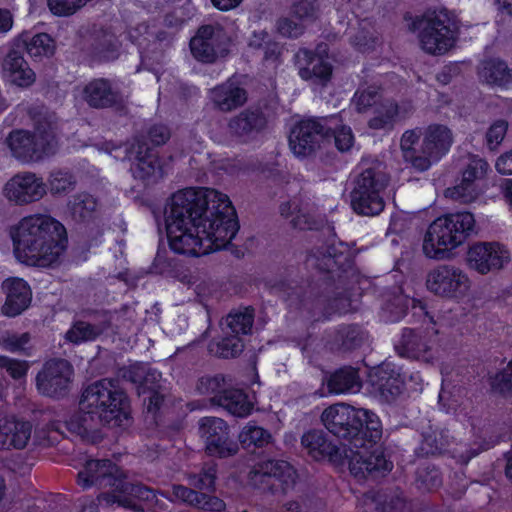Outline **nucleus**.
I'll return each instance as SVG.
<instances>
[{
	"label": "nucleus",
	"mask_w": 512,
	"mask_h": 512,
	"mask_svg": "<svg viewBox=\"0 0 512 512\" xmlns=\"http://www.w3.org/2000/svg\"><path fill=\"white\" fill-rule=\"evenodd\" d=\"M165 224L170 248L196 257L225 248L239 230L229 197L209 188L173 194L165 210Z\"/></svg>",
	"instance_id": "f257e3e1"
},
{
	"label": "nucleus",
	"mask_w": 512,
	"mask_h": 512,
	"mask_svg": "<svg viewBox=\"0 0 512 512\" xmlns=\"http://www.w3.org/2000/svg\"><path fill=\"white\" fill-rule=\"evenodd\" d=\"M321 421L330 433L347 442L346 457L354 477H378L391 471L392 463L379 447H374L382 437V425L375 413L337 403L322 412Z\"/></svg>",
	"instance_id": "f03ea898"
},
{
	"label": "nucleus",
	"mask_w": 512,
	"mask_h": 512,
	"mask_svg": "<svg viewBox=\"0 0 512 512\" xmlns=\"http://www.w3.org/2000/svg\"><path fill=\"white\" fill-rule=\"evenodd\" d=\"M16 258L27 265L48 267L58 262L67 247L65 227L46 214L22 218L11 230Z\"/></svg>",
	"instance_id": "7ed1b4c3"
},
{
	"label": "nucleus",
	"mask_w": 512,
	"mask_h": 512,
	"mask_svg": "<svg viewBox=\"0 0 512 512\" xmlns=\"http://www.w3.org/2000/svg\"><path fill=\"white\" fill-rule=\"evenodd\" d=\"M128 398L119 381L104 378L88 385L82 392L79 411L67 423L68 428L84 437L101 426H120L128 419Z\"/></svg>",
	"instance_id": "20e7f679"
},
{
	"label": "nucleus",
	"mask_w": 512,
	"mask_h": 512,
	"mask_svg": "<svg viewBox=\"0 0 512 512\" xmlns=\"http://www.w3.org/2000/svg\"><path fill=\"white\" fill-rule=\"evenodd\" d=\"M475 219L469 212L452 213L435 219L428 227L422 244L427 258L445 259L473 232Z\"/></svg>",
	"instance_id": "39448f33"
},
{
	"label": "nucleus",
	"mask_w": 512,
	"mask_h": 512,
	"mask_svg": "<svg viewBox=\"0 0 512 512\" xmlns=\"http://www.w3.org/2000/svg\"><path fill=\"white\" fill-rule=\"evenodd\" d=\"M57 117L54 112L40 111L34 118V132L14 131L7 139L14 157L29 162L52 153L56 145Z\"/></svg>",
	"instance_id": "423d86ee"
},
{
	"label": "nucleus",
	"mask_w": 512,
	"mask_h": 512,
	"mask_svg": "<svg viewBox=\"0 0 512 512\" xmlns=\"http://www.w3.org/2000/svg\"><path fill=\"white\" fill-rule=\"evenodd\" d=\"M389 178L380 165L368 167L355 178L350 193L351 207L359 215H379L385 202L382 196L388 185Z\"/></svg>",
	"instance_id": "0eeeda50"
},
{
	"label": "nucleus",
	"mask_w": 512,
	"mask_h": 512,
	"mask_svg": "<svg viewBox=\"0 0 512 512\" xmlns=\"http://www.w3.org/2000/svg\"><path fill=\"white\" fill-rule=\"evenodd\" d=\"M297 472L284 460L268 459L256 463L248 473V482L254 488L271 494H287L295 488Z\"/></svg>",
	"instance_id": "6e6552de"
},
{
	"label": "nucleus",
	"mask_w": 512,
	"mask_h": 512,
	"mask_svg": "<svg viewBox=\"0 0 512 512\" xmlns=\"http://www.w3.org/2000/svg\"><path fill=\"white\" fill-rule=\"evenodd\" d=\"M457 27L447 11L434 12L420 22L421 48L431 55H443L455 44Z\"/></svg>",
	"instance_id": "1a4fd4ad"
},
{
	"label": "nucleus",
	"mask_w": 512,
	"mask_h": 512,
	"mask_svg": "<svg viewBox=\"0 0 512 512\" xmlns=\"http://www.w3.org/2000/svg\"><path fill=\"white\" fill-rule=\"evenodd\" d=\"M331 118H308L299 121L291 130L289 145L296 156L305 157L311 155L321 143L330 138L332 127Z\"/></svg>",
	"instance_id": "9d476101"
},
{
	"label": "nucleus",
	"mask_w": 512,
	"mask_h": 512,
	"mask_svg": "<svg viewBox=\"0 0 512 512\" xmlns=\"http://www.w3.org/2000/svg\"><path fill=\"white\" fill-rule=\"evenodd\" d=\"M310 267L334 274L340 279V272L347 273L352 269L351 254L348 247L335 239L326 242L322 246L312 250L307 257Z\"/></svg>",
	"instance_id": "9b49d317"
},
{
	"label": "nucleus",
	"mask_w": 512,
	"mask_h": 512,
	"mask_svg": "<svg viewBox=\"0 0 512 512\" xmlns=\"http://www.w3.org/2000/svg\"><path fill=\"white\" fill-rule=\"evenodd\" d=\"M199 434L210 456L225 458L238 452V444L231 438L228 424L218 417H203L198 422Z\"/></svg>",
	"instance_id": "f8f14e48"
},
{
	"label": "nucleus",
	"mask_w": 512,
	"mask_h": 512,
	"mask_svg": "<svg viewBox=\"0 0 512 512\" xmlns=\"http://www.w3.org/2000/svg\"><path fill=\"white\" fill-rule=\"evenodd\" d=\"M72 376L73 367L67 360H49L37 374V389L48 397H64L69 391Z\"/></svg>",
	"instance_id": "ddd939ff"
},
{
	"label": "nucleus",
	"mask_w": 512,
	"mask_h": 512,
	"mask_svg": "<svg viewBox=\"0 0 512 512\" xmlns=\"http://www.w3.org/2000/svg\"><path fill=\"white\" fill-rule=\"evenodd\" d=\"M2 192L10 203L24 206L41 200L47 194V185L35 173L21 172L5 183Z\"/></svg>",
	"instance_id": "4468645a"
},
{
	"label": "nucleus",
	"mask_w": 512,
	"mask_h": 512,
	"mask_svg": "<svg viewBox=\"0 0 512 512\" xmlns=\"http://www.w3.org/2000/svg\"><path fill=\"white\" fill-rule=\"evenodd\" d=\"M124 152L134 178L150 183L162 176L157 155L144 141L134 138L125 144Z\"/></svg>",
	"instance_id": "2eb2a0df"
},
{
	"label": "nucleus",
	"mask_w": 512,
	"mask_h": 512,
	"mask_svg": "<svg viewBox=\"0 0 512 512\" xmlns=\"http://www.w3.org/2000/svg\"><path fill=\"white\" fill-rule=\"evenodd\" d=\"M426 286L435 295L456 298L467 292L470 281L461 269L441 265L428 273Z\"/></svg>",
	"instance_id": "dca6fc26"
},
{
	"label": "nucleus",
	"mask_w": 512,
	"mask_h": 512,
	"mask_svg": "<svg viewBox=\"0 0 512 512\" xmlns=\"http://www.w3.org/2000/svg\"><path fill=\"white\" fill-rule=\"evenodd\" d=\"M77 483L83 489L97 487L99 489L112 488L118 492L123 487V479L118 467L110 460H89L84 468L78 472Z\"/></svg>",
	"instance_id": "f3484780"
},
{
	"label": "nucleus",
	"mask_w": 512,
	"mask_h": 512,
	"mask_svg": "<svg viewBox=\"0 0 512 512\" xmlns=\"http://www.w3.org/2000/svg\"><path fill=\"white\" fill-rule=\"evenodd\" d=\"M84 316L88 320L74 322L66 332V339L74 344L95 340L110 327L114 318L113 313L105 310H87Z\"/></svg>",
	"instance_id": "a211bd4d"
},
{
	"label": "nucleus",
	"mask_w": 512,
	"mask_h": 512,
	"mask_svg": "<svg viewBox=\"0 0 512 512\" xmlns=\"http://www.w3.org/2000/svg\"><path fill=\"white\" fill-rule=\"evenodd\" d=\"M223 40L221 29L203 26L190 41L191 53L198 61L213 63L219 56L224 55Z\"/></svg>",
	"instance_id": "6ab92c4d"
},
{
	"label": "nucleus",
	"mask_w": 512,
	"mask_h": 512,
	"mask_svg": "<svg viewBox=\"0 0 512 512\" xmlns=\"http://www.w3.org/2000/svg\"><path fill=\"white\" fill-rule=\"evenodd\" d=\"M508 259L507 250L497 243H478L468 251L470 267L481 274L502 268Z\"/></svg>",
	"instance_id": "aec40b11"
},
{
	"label": "nucleus",
	"mask_w": 512,
	"mask_h": 512,
	"mask_svg": "<svg viewBox=\"0 0 512 512\" xmlns=\"http://www.w3.org/2000/svg\"><path fill=\"white\" fill-rule=\"evenodd\" d=\"M267 124V118L260 109L248 108L229 119L227 131L230 136L247 142L264 131Z\"/></svg>",
	"instance_id": "412c9836"
},
{
	"label": "nucleus",
	"mask_w": 512,
	"mask_h": 512,
	"mask_svg": "<svg viewBox=\"0 0 512 512\" xmlns=\"http://www.w3.org/2000/svg\"><path fill=\"white\" fill-rule=\"evenodd\" d=\"M208 98L216 110L229 113L242 107L247 102L248 95L243 87L230 78L210 89Z\"/></svg>",
	"instance_id": "4be33fe9"
},
{
	"label": "nucleus",
	"mask_w": 512,
	"mask_h": 512,
	"mask_svg": "<svg viewBox=\"0 0 512 512\" xmlns=\"http://www.w3.org/2000/svg\"><path fill=\"white\" fill-rule=\"evenodd\" d=\"M453 133L443 124H431L425 130L422 140V156L429 162L438 161L448 153L453 144Z\"/></svg>",
	"instance_id": "5701e85b"
},
{
	"label": "nucleus",
	"mask_w": 512,
	"mask_h": 512,
	"mask_svg": "<svg viewBox=\"0 0 512 512\" xmlns=\"http://www.w3.org/2000/svg\"><path fill=\"white\" fill-rule=\"evenodd\" d=\"M2 290L6 295V299L1 312L5 316H18L29 307L32 300V291L28 283L23 279H6L2 283Z\"/></svg>",
	"instance_id": "b1692460"
},
{
	"label": "nucleus",
	"mask_w": 512,
	"mask_h": 512,
	"mask_svg": "<svg viewBox=\"0 0 512 512\" xmlns=\"http://www.w3.org/2000/svg\"><path fill=\"white\" fill-rule=\"evenodd\" d=\"M118 492L124 494L103 493L98 497L100 503L105 502L107 505L118 503L119 506L131 509L135 512H143V509L134 501L133 498L152 502L156 498V492L142 484H131L123 480V487Z\"/></svg>",
	"instance_id": "393cba45"
},
{
	"label": "nucleus",
	"mask_w": 512,
	"mask_h": 512,
	"mask_svg": "<svg viewBox=\"0 0 512 512\" xmlns=\"http://www.w3.org/2000/svg\"><path fill=\"white\" fill-rule=\"evenodd\" d=\"M395 350L401 357L416 359L425 363H432L435 353L426 339L418 331L405 328Z\"/></svg>",
	"instance_id": "a878e982"
},
{
	"label": "nucleus",
	"mask_w": 512,
	"mask_h": 512,
	"mask_svg": "<svg viewBox=\"0 0 512 512\" xmlns=\"http://www.w3.org/2000/svg\"><path fill=\"white\" fill-rule=\"evenodd\" d=\"M295 61L299 69V75L303 80L326 83L331 77L332 67L330 63L308 49H300L295 55Z\"/></svg>",
	"instance_id": "bb28decb"
},
{
	"label": "nucleus",
	"mask_w": 512,
	"mask_h": 512,
	"mask_svg": "<svg viewBox=\"0 0 512 512\" xmlns=\"http://www.w3.org/2000/svg\"><path fill=\"white\" fill-rule=\"evenodd\" d=\"M85 101L94 108H108L122 102L121 94L110 81L99 78L90 81L83 90Z\"/></svg>",
	"instance_id": "cd10ccee"
},
{
	"label": "nucleus",
	"mask_w": 512,
	"mask_h": 512,
	"mask_svg": "<svg viewBox=\"0 0 512 512\" xmlns=\"http://www.w3.org/2000/svg\"><path fill=\"white\" fill-rule=\"evenodd\" d=\"M423 134L424 132L421 128L406 130L400 140V148L404 161L420 172L429 169L427 158L422 156V144L418 146L419 140Z\"/></svg>",
	"instance_id": "c85d7f7f"
},
{
	"label": "nucleus",
	"mask_w": 512,
	"mask_h": 512,
	"mask_svg": "<svg viewBox=\"0 0 512 512\" xmlns=\"http://www.w3.org/2000/svg\"><path fill=\"white\" fill-rule=\"evenodd\" d=\"M213 406L221 407L231 415L240 418L247 417L253 410V403L248 395L243 390L230 386L222 396L214 398Z\"/></svg>",
	"instance_id": "c756f323"
},
{
	"label": "nucleus",
	"mask_w": 512,
	"mask_h": 512,
	"mask_svg": "<svg viewBox=\"0 0 512 512\" xmlns=\"http://www.w3.org/2000/svg\"><path fill=\"white\" fill-rule=\"evenodd\" d=\"M3 451L11 449L21 450L27 447L31 435L32 424L29 421H22L13 417H6V424Z\"/></svg>",
	"instance_id": "7c9ffc66"
},
{
	"label": "nucleus",
	"mask_w": 512,
	"mask_h": 512,
	"mask_svg": "<svg viewBox=\"0 0 512 512\" xmlns=\"http://www.w3.org/2000/svg\"><path fill=\"white\" fill-rule=\"evenodd\" d=\"M68 211L72 219L78 223H87L98 214L97 199L85 192L73 195L68 202Z\"/></svg>",
	"instance_id": "2f4dec72"
},
{
	"label": "nucleus",
	"mask_w": 512,
	"mask_h": 512,
	"mask_svg": "<svg viewBox=\"0 0 512 512\" xmlns=\"http://www.w3.org/2000/svg\"><path fill=\"white\" fill-rule=\"evenodd\" d=\"M4 70L9 74L10 81L20 87H26L34 82L35 74L27 66L26 61L17 51H10L3 64Z\"/></svg>",
	"instance_id": "473e14b6"
},
{
	"label": "nucleus",
	"mask_w": 512,
	"mask_h": 512,
	"mask_svg": "<svg viewBox=\"0 0 512 512\" xmlns=\"http://www.w3.org/2000/svg\"><path fill=\"white\" fill-rule=\"evenodd\" d=\"M361 387L358 371L352 367H343L335 371L327 380V388L330 393L344 394L356 392Z\"/></svg>",
	"instance_id": "72a5a7b5"
},
{
	"label": "nucleus",
	"mask_w": 512,
	"mask_h": 512,
	"mask_svg": "<svg viewBox=\"0 0 512 512\" xmlns=\"http://www.w3.org/2000/svg\"><path fill=\"white\" fill-rule=\"evenodd\" d=\"M302 445L308 453L316 460L324 457H332L337 453V448L326 439L323 431L311 430L305 433L301 439Z\"/></svg>",
	"instance_id": "f704fd0d"
},
{
	"label": "nucleus",
	"mask_w": 512,
	"mask_h": 512,
	"mask_svg": "<svg viewBox=\"0 0 512 512\" xmlns=\"http://www.w3.org/2000/svg\"><path fill=\"white\" fill-rule=\"evenodd\" d=\"M254 323V309L250 307L231 311L224 320L225 334L247 335L251 332Z\"/></svg>",
	"instance_id": "c9c22d12"
},
{
	"label": "nucleus",
	"mask_w": 512,
	"mask_h": 512,
	"mask_svg": "<svg viewBox=\"0 0 512 512\" xmlns=\"http://www.w3.org/2000/svg\"><path fill=\"white\" fill-rule=\"evenodd\" d=\"M480 78L488 84L505 86L511 83V73L507 64L499 59H490L482 63Z\"/></svg>",
	"instance_id": "e433bc0d"
},
{
	"label": "nucleus",
	"mask_w": 512,
	"mask_h": 512,
	"mask_svg": "<svg viewBox=\"0 0 512 512\" xmlns=\"http://www.w3.org/2000/svg\"><path fill=\"white\" fill-rule=\"evenodd\" d=\"M422 437L419 451L425 456L441 453L450 443L448 431L444 429H432L430 427L428 431L423 432Z\"/></svg>",
	"instance_id": "4c0bfd02"
},
{
	"label": "nucleus",
	"mask_w": 512,
	"mask_h": 512,
	"mask_svg": "<svg viewBox=\"0 0 512 512\" xmlns=\"http://www.w3.org/2000/svg\"><path fill=\"white\" fill-rule=\"evenodd\" d=\"M397 102L385 99L376 106L375 116L369 120L372 129H384L397 120Z\"/></svg>",
	"instance_id": "58836bf2"
},
{
	"label": "nucleus",
	"mask_w": 512,
	"mask_h": 512,
	"mask_svg": "<svg viewBox=\"0 0 512 512\" xmlns=\"http://www.w3.org/2000/svg\"><path fill=\"white\" fill-rule=\"evenodd\" d=\"M228 383L226 377L217 374V375H206L201 377L197 384L196 390L201 395H206L210 397V403L213 405L214 398L218 396H222L226 389L228 388Z\"/></svg>",
	"instance_id": "ea45409f"
},
{
	"label": "nucleus",
	"mask_w": 512,
	"mask_h": 512,
	"mask_svg": "<svg viewBox=\"0 0 512 512\" xmlns=\"http://www.w3.org/2000/svg\"><path fill=\"white\" fill-rule=\"evenodd\" d=\"M271 438L272 436L267 430L252 422L246 424L239 434V441L246 448L262 447L268 444Z\"/></svg>",
	"instance_id": "a19ab883"
},
{
	"label": "nucleus",
	"mask_w": 512,
	"mask_h": 512,
	"mask_svg": "<svg viewBox=\"0 0 512 512\" xmlns=\"http://www.w3.org/2000/svg\"><path fill=\"white\" fill-rule=\"evenodd\" d=\"M225 335L221 341L210 345V351L221 358L237 357L244 349L243 340L234 334Z\"/></svg>",
	"instance_id": "79ce46f5"
},
{
	"label": "nucleus",
	"mask_w": 512,
	"mask_h": 512,
	"mask_svg": "<svg viewBox=\"0 0 512 512\" xmlns=\"http://www.w3.org/2000/svg\"><path fill=\"white\" fill-rule=\"evenodd\" d=\"M161 373L146 365H137L130 370V379L134 383L140 384L144 389L153 391L160 386Z\"/></svg>",
	"instance_id": "37998d69"
},
{
	"label": "nucleus",
	"mask_w": 512,
	"mask_h": 512,
	"mask_svg": "<svg viewBox=\"0 0 512 512\" xmlns=\"http://www.w3.org/2000/svg\"><path fill=\"white\" fill-rule=\"evenodd\" d=\"M481 190L478 184L467 182L462 177L461 182L454 187L445 190V196L460 203H471L480 195Z\"/></svg>",
	"instance_id": "c03bdc74"
},
{
	"label": "nucleus",
	"mask_w": 512,
	"mask_h": 512,
	"mask_svg": "<svg viewBox=\"0 0 512 512\" xmlns=\"http://www.w3.org/2000/svg\"><path fill=\"white\" fill-rule=\"evenodd\" d=\"M46 185L52 195H64L75 188L76 179L67 171L57 170L50 173Z\"/></svg>",
	"instance_id": "a18cd8bd"
},
{
	"label": "nucleus",
	"mask_w": 512,
	"mask_h": 512,
	"mask_svg": "<svg viewBox=\"0 0 512 512\" xmlns=\"http://www.w3.org/2000/svg\"><path fill=\"white\" fill-rule=\"evenodd\" d=\"M374 381L377 390L386 401L394 400L402 391L401 382L397 377L388 375L383 369L379 370Z\"/></svg>",
	"instance_id": "49530a36"
},
{
	"label": "nucleus",
	"mask_w": 512,
	"mask_h": 512,
	"mask_svg": "<svg viewBox=\"0 0 512 512\" xmlns=\"http://www.w3.org/2000/svg\"><path fill=\"white\" fill-rule=\"evenodd\" d=\"M489 171L490 166L485 159L478 155H470L462 171V177L467 182L478 184L487 176Z\"/></svg>",
	"instance_id": "de8ad7c7"
},
{
	"label": "nucleus",
	"mask_w": 512,
	"mask_h": 512,
	"mask_svg": "<svg viewBox=\"0 0 512 512\" xmlns=\"http://www.w3.org/2000/svg\"><path fill=\"white\" fill-rule=\"evenodd\" d=\"M380 100L379 89L376 86L359 88L352 99L356 110L360 113L367 111L368 108L377 105Z\"/></svg>",
	"instance_id": "09e8293b"
},
{
	"label": "nucleus",
	"mask_w": 512,
	"mask_h": 512,
	"mask_svg": "<svg viewBox=\"0 0 512 512\" xmlns=\"http://www.w3.org/2000/svg\"><path fill=\"white\" fill-rule=\"evenodd\" d=\"M30 341L29 333L4 331L0 333V347L11 353H22Z\"/></svg>",
	"instance_id": "8fccbe9b"
},
{
	"label": "nucleus",
	"mask_w": 512,
	"mask_h": 512,
	"mask_svg": "<svg viewBox=\"0 0 512 512\" xmlns=\"http://www.w3.org/2000/svg\"><path fill=\"white\" fill-rule=\"evenodd\" d=\"M279 296L289 302L291 306L309 307L310 303L316 301L317 305L322 302L320 298H313L312 291H304L301 287H289L280 291Z\"/></svg>",
	"instance_id": "3c124183"
},
{
	"label": "nucleus",
	"mask_w": 512,
	"mask_h": 512,
	"mask_svg": "<svg viewBox=\"0 0 512 512\" xmlns=\"http://www.w3.org/2000/svg\"><path fill=\"white\" fill-rule=\"evenodd\" d=\"M26 50L31 57L51 55L54 51V41L48 34L40 33L26 43Z\"/></svg>",
	"instance_id": "603ef678"
},
{
	"label": "nucleus",
	"mask_w": 512,
	"mask_h": 512,
	"mask_svg": "<svg viewBox=\"0 0 512 512\" xmlns=\"http://www.w3.org/2000/svg\"><path fill=\"white\" fill-rule=\"evenodd\" d=\"M216 472V465L214 463H206L199 473L189 475V483L201 490H212L215 485Z\"/></svg>",
	"instance_id": "864d4df0"
},
{
	"label": "nucleus",
	"mask_w": 512,
	"mask_h": 512,
	"mask_svg": "<svg viewBox=\"0 0 512 512\" xmlns=\"http://www.w3.org/2000/svg\"><path fill=\"white\" fill-rule=\"evenodd\" d=\"M416 483L419 489L431 491L438 488L442 483L439 470L435 467H421L416 473Z\"/></svg>",
	"instance_id": "5fc2aeb1"
},
{
	"label": "nucleus",
	"mask_w": 512,
	"mask_h": 512,
	"mask_svg": "<svg viewBox=\"0 0 512 512\" xmlns=\"http://www.w3.org/2000/svg\"><path fill=\"white\" fill-rule=\"evenodd\" d=\"M464 396V389L461 387H454L453 391L442 388L439 393V404L447 413L456 412L463 404Z\"/></svg>",
	"instance_id": "6e6d98bb"
},
{
	"label": "nucleus",
	"mask_w": 512,
	"mask_h": 512,
	"mask_svg": "<svg viewBox=\"0 0 512 512\" xmlns=\"http://www.w3.org/2000/svg\"><path fill=\"white\" fill-rule=\"evenodd\" d=\"M338 340L341 341V346L346 349H354L359 346L363 339V333L358 326L350 325L342 327L337 332Z\"/></svg>",
	"instance_id": "4d7b16f0"
},
{
	"label": "nucleus",
	"mask_w": 512,
	"mask_h": 512,
	"mask_svg": "<svg viewBox=\"0 0 512 512\" xmlns=\"http://www.w3.org/2000/svg\"><path fill=\"white\" fill-rule=\"evenodd\" d=\"M491 387L494 391L507 395L512 390V362H509L508 365L496 373L494 377L491 378Z\"/></svg>",
	"instance_id": "13d9d810"
},
{
	"label": "nucleus",
	"mask_w": 512,
	"mask_h": 512,
	"mask_svg": "<svg viewBox=\"0 0 512 512\" xmlns=\"http://www.w3.org/2000/svg\"><path fill=\"white\" fill-rule=\"evenodd\" d=\"M317 12L316 0H294L291 6V13L300 20H313Z\"/></svg>",
	"instance_id": "bf43d9fd"
},
{
	"label": "nucleus",
	"mask_w": 512,
	"mask_h": 512,
	"mask_svg": "<svg viewBox=\"0 0 512 512\" xmlns=\"http://www.w3.org/2000/svg\"><path fill=\"white\" fill-rule=\"evenodd\" d=\"M323 222L324 221L321 217H316L308 212H305L301 208L291 219L292 226L300 230L319 229L323 225Z\"/></svg>",
	"instance_id": "052dcab7"
},
{
	"label": "nucleus",
	"mask_w": 512,
	"mask_h": 512,
	"mask_svg": "<svg viewBox=\"0 0 512 512\" xmlns=\"http://www.w3.org/2000/svg\"><path fill=\"white\" fill-rule=\"evenodd\" d=\"M0 369H4L12 378L20 379L26 375L28 364L26 361H20L1 355Z\"/></svg>",
	"instance_id": "680f3d73"
},
{
	"label": "nucleus",
	"mask_w": 512,
	"mask_h": 512,
	"mask_svg": "<svg viewBox=\"0 0 512 512\" xmlns=\"http://www.w3.org/2000/svg\"><path fill=\"white\" fill-rule=\"evenodd\" d=\"M507 127L508 124L504 120H498L489 127L486 133V141L491 150L497 148L503 141L507 132Z\"/></svg>",
	"instance_id": "e2e57ef3"
},
{
	"label": "nucleus",
	"mask_w": 512,
	"mask_h": 512,
	"mask_svg": "<svg viewBox=\"0 0 512 512\" xmlns=\"http://www.w3.org/2000/svg\"><path fill=\"white\" fill-rule=\"evenodd\" d=\"M161 495L165 496L171 501L179 500L195 507L199 492H196L182 485H174L172 487L171 495H168L166 492H161Z\"/></svg>",
	"instance_id": "0e129e2a"
},
{
	"label": "nucleus",
	"mask_w": 512,
	"mask_h": 512,
	"mask_svg": "<svg viewBox=\"0 0 512 512\" xmlns=\"http://www.w3.org/2000/svg\"><path fill=\"white\" fill-rule=\"evenodd\" d=\"M377 41L374 31L361 27L359 31L352 36L351 43L360 51H368L372 49Z\"/></svg>",
	"instance_id": "69168bd1"
},
{
	"label": "nucleus",
	"mask_w": 512,
	"mask_h": 512,
	"mask_svg": "<svg viewBox=\"0 0 512 512\" xmlns=\"http://www.w3.org/2000/svg\"><path fill=\"white\" fill-rule=\"evenodd\" d=\"M333 136L337 149L341 152L348 151L353 143L354 136L352 130L348 126H342L337 130L330 132V137Z\"/></svg>",
	"instance_id": "338daca9"
},
{
	"label": "nucleus",
	"mask_w": 512,
	"mask_h": 512,
	"mask_svg": "<svg viewBox=\"0 0 512 512\" xmlns=\"http://www.w3.org/2000/svg\"><path fill=\"white\" fill-rule=\"evenodd\" d=\"M195 507L210 512H221L226 505L222 499L216 496L199 493Z\"/></svg>",
	"instance_id": "774afa93"
}]
</instances>
